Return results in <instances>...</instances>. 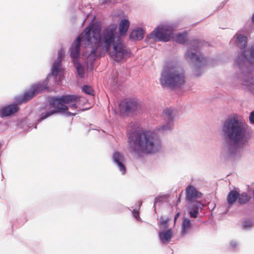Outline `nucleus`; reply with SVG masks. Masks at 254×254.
<instances>
[{
    "label": "nucleus",
    "instance_id": "f257e3e1",
    "mask_svg": "<svg viewBox=\"0 0 254 254\" xmlns=\"http://www.w3.org/2000/svg\"><path fill=\"white\" fill-rule=\"evenodd\" d=\"M220 134L223 140L226 156L236 160L243 156L241 148L248 146L252 137V130L242 118L237 115L228 117L223 122Z\"/></svg>",
    "mask_w": 254,
    "mask_h": 254
},
{
    "label": "nucleus",
    "instance_id": "f03ea898",
    "mask_svg": "<svg viewBox=\"0 0 254 254\" xmlns=\"http://www.w3.org/2000/svg\"><path fill=\"white\" fill-rule=\"evenodd\" d=\"M230 42L241 50L235 59V64L241 72L239 82L244 88L254 95V75L250 74V72L254 70V58L252 57L250 52L253 43L249 47L248 51H246L248 38L238 32L235 34Z\"/></svg>",
    "mask_w": 254,
    "mask_h": 254
},
{
    "label": "nucleus",
    "instance_id": "7ed1b4c3",
    "mask_svg": "<svg viewBox=\"0 0 254 254\" xmlns=\"http://www.w3.org/2000/svg\"><path fill=\"white\" fill-rule=\"evenodd\" d=\"M130 152L140 158L144 155L158 152L161 147V141L158 134L149 130L134 131L128 137Z\"/></svg>",
    "mask_w": 254,
    "mask_h": 254
},
{
    "label": "nucleus",
    "instance_id": "20e7f679",
    "mask_svg": "<svg viewBox=\"0 0 254 254\" xmlns=\"http://www.w3.org/2000/svg\"><path fill=\"white\" fill-rule=\"evenodd\" d=\"M90 30L91 50L88 55L91 60H95L101 52H109L112 45L120 38L117 33V25L112 24L104 28L102 30L98 28L88 27Z\"/></svg>",
    "mask_w": 254,
    "mask_h": 254
},
{
    "label": "nucleus",
    "instance_id": "39448f33",
    "mask_svg": "<svg viewBox=\"0 0 254 254\" xmlns=\"http://www.w3.org/2000/svg\"><path fill=\"white\" fill-rule=\"evenodd\" d=\"M79 97L75 95H64L60 97H49V102L50 106L55 109L42 113L37 120V124L56 113H61L66 117L75 116L77 113L68 111V108L64 104H70L69 107L71 108L76 109L78 105L74 102L79 100Z\"/></svg>",
    "mask_w": 254,
    "mask_h": 254
},
{
    "label": "nucleus",
    "instance_id": "423d86ee",
    "mask_svg": "<svg viewBox=\"0 0 254 254\" xmlns=\"http://www.w3.org/2000/svg\"><path fill=\"white\" fill-rule=\"evenodd\" d=\"M159 81L163 88L172 89L181 88L185 83L184 70L176 64H168L162 69Z\"/></svg>",
    "mask_w": 254,
    "mask_h": 254
},
{
    "label": "nucleus",
    "instance_id": "0eeeda50",
    "mask_svg": "<svg viewBox=\"0 0 254 254\" xmlns=\"http://www.w3.org/2000/svg\"><path fill=\"white\" fill-rule=\"evenodd\" d=\"M202 44L200 41L193 39L190 40L189 47L185 54L186 61L194 68V74L195 76H199L203 72V67L207 64L208 61L199 48Z\"/></svg>",
    "mask_w": 254,
    "mask_h": 254
},
{
    "label": "nucleus",
    "instance_id": "6e6552de",
    "mask_svg": "<svg viewBox=\"0 0 254 254\" xmlns=\"http://www.w3.org/2000/svg\"><path fill=\"white\" fill-rule=\"evenodd\" d=\"M177 27L178 25L176 23L164 22L146 36L145 41L147 42H150L151 40L155 42H169L173 39L174 32Z\"/></svg>",
    "mask_w": 254,
    "mask_h": 254
},
{
    "label": "nucleus",
    "instance_id": "1a4fd4ad",
    "mask_svg": "<svg viewBox=\"0 0 254 254\" xmlns=\"http://www.w3.org/2000/svg\"><path fill=\"white\" fill-rule=\"evenodd\" d=\"M90 30L85 29L84 31L76 38L69 49L70 56L74 60H78L79 57L80 47H89L91 49V39L89 36Z\"/></svg>",
    "mask_w": 254,
    "mask_h": 254
},
{
    "label": "nucleus",
    "instance_id": "9d476101",
    "mask_svg": "<svg viewBox=\"0 0 254 254\" xmlns=\"http://www.w3.org/2000/svg\"><path fill=\"white\" fill-rule=\"evenodd\" d=\"M112 46L113 52L111 56L115 61L119 62L129 56V50L120 38H117Z\"/></svg>",
    "mask_w": 254,
    "mask_h": 254
},
{
    "label": "nucleus",
    "instance_id": "9b49d317",
    "mask_svg": "<svg viewBox=\"0 0 254 254\" xmlns=\"http://www.w3.org/2000/svg\"><path fill=\"white\" fill-rule=\"evenodd\" d=\"M176 115V111L171 108L165 109L162 116L164 124L158 128V130L164 132L171 130L174 126V120Z\"/></svg>",
    "mask_w": 254,
    "mask_h": 254
},
{
    "label": "nucleus",
    "instance_id": "f8f14e48",
    "mask_svg": "<svg viewBox=\"0 0 254 254\" xmlns=\"http://www.w3.org/2000/svg\"><path fill=\"white\" fill-rule=\"evenodd\" d=\"M121 112L129 114L139 112L140 107L138 103L133 100H125L119 104Z\"/></svg>",
    "mask_w": 254,
    "mask_h": 254
},
{
    "label": "nucleus",
    "instance_id": "ddd939ff",
    "mask_svg": "<svg viewBox=\"0 0 254 254\" xmlns=\"http://www.w3.org/2000/svg\"><path fill=\"white\" fill-rule=\"evenodd\" d=\"M46 83L40 82L32 85L29 90L25 91L22 95L25 102H28L34 96L47 89Z\"/></svg>",
    "mask_w": 254,
    "mask_h": 254
},
{
    "label": "nucleus",
    "instance_id": "4468645a",
    "mask_svg": "<svg viewBox=\"0 0 254 254\" xmlns=\"http://www.w3.org/2000/svg\"><path fill=\"white\" fill-rule=\"evenodd\" d=\"M185 190L186 198L188 201L196 200V199L200 198L202 195L201 192L197 190L195 187L191 185H188Z\"/></svg>",
    "mask_w": 254,
    "mask_h": 254
},
{
    "label": "nucleus",
    "instance_id": "2eb2a0df",
    "mask_svg": "<svg viewBox=\"0 0 254 254\" xmlns=\"http://www.w3.org/2000/svg\"><path fill=\"white\" fill-rule=\"evenodd\" d=\"M190 204L188 206V211L190 216L191 218L197 217L199 212H201L203 207V204L199 201L193 200L188 201Z\"/></svg>",
    "mask_w": 254,
    "mask_h": 254
},
{
    "label": "nucleus",
    "instance_id": "dca6fc26",
    "mask_svg": "<svg viewBox=\"0 0 254 254\" xmlns=\"http://www.w3.org/2000/svg\"><path fill=\"white\" fill-rule=\"evenodd\" d=\"M114 162L116 163L119 170L122 174H124L126 171L125 165V157L119 152H115L113 155Z\"/></svg>",
    "mask_w": 254,
    "mask_h": 254
},
{
    "label": "nucleus",
    "instance_id": "f3484780",
    "mask_svg": "<svg viewBox=\"0 0 254 254\" xmlns=\"http://www.w3.org/2000/svg\"><path fill=\"white\" fill-rule=\"evenodd\" d=\"M19 107L16 104H9L4 106L0 111V116L5 117L11 116L19 111Z\"/></svg>",
    "mask_w": 254,
    "mask_h": 254
},
{
    "label": "nucleus",
    "instance_id": "a211bd4d",
    "mask_svg": "<svg viewBox=\"0 0 254 254\" xmlns=\"http://www.w3.org/2000/svg\"><path fill=\"white\" fill-rule=\"evenodd\" d=\"M61 64L59 62H54L51 69V72L49 73L47 78L44 81L41 82L42 83H46L47 88L48 89V83L49 79L52 77H54V79H56L58 76V74L61 71Z\"/></svg>",
    "mask_w": 254,
    "mask_h": 254
},
{
    "label": "nucleus",
    "instance_id": "6ab92c4d",
    "mask_svg": "<svg viewBox=\"0 0 254 254\" xmlns=\"http://www.w3.org/2000/svg\"><path fill=\"white\" fill-rule=\"evenodd\" d=\"M172 237L171 229L163 230L159 233V238L162 244H165L169 243Z\"/></svg>",
    "mask_w": 254,
    "mask_h": 254
},
{
    "label": "nucleus",
    "instance_id": "aec40b11",
    "mask_svg": "<svg viewBox=\"0 0 254 254\" xmlns=\"http://www.w3.org/2000/svg\"><path fill=\"white\" fill-rule=\"evenodd\" d=\"M239 197V192L236 190H230L227 196L228 208L230 209L235 204Z\"/></svg>",
    "mask_w": 254,
    "mask_h": 254
},
{
    "label": "nucleus",
    "instance_id": "412c9836",
    "mask_svg": "<svg viewBox=\"0 0 254 254\" xmlns=\"http://www.w3.org/2000/svg\"><path fill=\"white\" fill-rule=\"evenodd\" d=\"M144 35V31L141 28L133 29L129 35V39L132 40H140Z\"/></svg>",
    "mask_w": 254,
    "mask_h": 254
},
{
    "label": "nucleus",
    "instance_id": "4be33fe9",
    "mask_svg": "<svg viewBox=\"0 0 254 254\" xmlns=\"http://www.w3.org/2000/svg\"><path fill=\"white\" fill-rule=\"evenodd\" d=\"M130 25V22L127 19H123L121 20L119 23V30L121 35H125Z\"/></svg>",
    "mask_w": 254,
    "mask_h": 254
},
{
    "label": "nucleus",
    "instance_id": "5701e85b",
    "mask_svg": "<svg viewBox=\"0 0 254 254\" xmlns=\"http://www.w3.org/2000/svg\"><path fill=\"white\" fill-rule=\"evenodd\" d=\"M191 227V223L188 218H185L182 222L181 234L185 235L188 233Z\"/></svg>",
    "mask_w": 254,
    "mask_h": 254
},
{
    "label": "nucleus",
    "instance_id": "b1692460",
    "mask_svg": "<svg viewBox=\"0 0 254 254\" xmlns=\"http://www.w3.org/2000/svg\"><path fill=\"white\" fill-rule=\"evenodd\" d=\"M251 198L250 195L246 192H243L241 193H239L238 202L241 205L245 204L248 203Z\"/></svg>",
    "mask_w": 254,
    "mask_h": 254
},
{
    "label": "nucleus",
    "instance_id": "393cba45",
    "mask_svg": "<svg viewBox=\"0 0 254 254\" xmlns=\"http://www.w3.org/2000/svg\"><path fill=\"white\" fill-rule=\"evenodd\" d=\"M187 33L184 32L183 33H179L176 35L174 34L173 39L175 41L179 44H184L187 41Z\"/></svg>",
    "mask_w": 254,
    "mask_h": 254
},
{
    "label": "nucleus",
    "instance_id": "a878e982",
    "mask_svg": "<svg viewBox=\"0 0 254 254\" xmlns=\"http://www.w3.org/2000/svg\"><path fill=\"white\" fill-rule=\"evenodd\" d=\"M74 66L76 68L78 75L81 77L83 78L84 76V68L80 64L78 60L73 61Z\"/></svg>",
    "mask_w": 254,
    "mask_h": 254
},
{
    "label": "nucleus",
    "instance_id": "bb28decb",
    "mask_svg": "<svg viewBox=\"0 0 254 254\" xmlns=\"http://www.w3.org/2000/svg\"><path fill=\"white\" fill-rule=\"evenodd\" d=\"M254 225L253 221L250 218H244L243 220L242 227L244 230H248L251 229Z\"/></svg>",
    "mask_w": 254,
    "mask_h": 254
},
{
    "label": "nucleus",
    "instance_id": "cd10ccee",
    "mask_svg": "<svg viewBox=\"0 0 254 254\" xmlns=\"http://www.w3.org/2000/svg\"><path fill=\"white\" fill-rule=\"evenodd\" d=\"M142 202H140V203L138 205L137 208H134L132 210L129 209L130 211H132V215L133 217L137 220H140L141 219L139 215V208L140 207V205H141Z\"/></svg>",
    "mask_w": 254,
    "mask_h": 254
},
{
    "label": "nucleus",
    "instance_id": "c85d7f7f",
    "mask_svg": "<svg viewBox=\"0 0 254 254\" xmlns=\"http://www.w3.org/2000/svg\"><path fill=\"white\" fill-rule=\"evenodd\" d=\"M64 56V52L63 49H60L58 53L57 60L55 62L62 63L63 58Z\"/></svg>",
    "mask_w": 254,
    "mask_h": 254
},
{
    "label": "nucleus",
    "instance_id": "c756f323",
    "mask_svg": "<svg viewBox=\"0 0 254 254\" xmlns=\"http://www.w3.org/2000/svg\"><path fill=\"white\" fill-rule=\"evenodd\" d=\"M14 102L15 103L14 104H16L17 106L18 104H20L23 103H26L25 102L24 97L21 95L15 96L14 97Z\"/></svg>",
    "mask_w": 254,
    "mask_h": 254
},
{
    "label": "nucleus",
    "instance_id": "7c9ffc66",
    "mask_svg": "<svg viewBox=\"0 0 254 254\" xmlns=\"http://www.w3.org/2000/svg\"><path fill=\"white\" fill-rule=\"evenodd\" d=\"M82 91L88 95H92L93 92L92 87L88 85H84L82 87Z\"/></svg>",
    "mask_w": 254,
    "mask_h": 254
},
{
    "label": "nucleus",
    "instance_id": "2f4dec72",
    "mask_svg": "<svg viewBox=\"0 0 254 254\" xmlns=\"http://www.w3.org/2000/svg\"><path fill=\"white\" fill-rule=\"evenodd\" d=\"M161 219L162 220L160 222V225L161 227L163 229V230H165V229H167L168 227V219L166 220H163V217H161Z\"/></svg>",
    "mask_w": 254,
    "mask_h": 254
},
{
    "label": "nucleus",
    "instance_id": "473e14b6",
    "mask_svg": "<svg viewBox=\"0 0 254 254\" xmlns=\"http://www.w3.org/2000/svg\"><path fill=\"white\" fill-rule=\"evenodd\" d=\"M249 119L251 124H254V110L250 113Z\"/></svg>",
    "mask_w": 254,
    "mask_h": 254
},
{
    "label": "nucleus",
    "instance_id": "72a5a7b5",
    "mask_svg": "<svg viewBox=\"0 0 254 254\" xmlns=\"http://www.w3.org/2000/svg\"><path fill=\"white\" fill-rule=\"evenodd\" d=\"M162 200V197L161 196L156 197L154 200V206L159 202H161Z\"/></svg>",
    "mask_w": 254,
    "mask_h": 254
},
{
    "label": "nucleus",
    "instance_id": "f704fd0d",
    "mask_svg": "<svg viewBox=\"0 0 254 254\" xmlns=\"http://www.w3.org/2000/svg\"><path fill=\"white\" fill-rule=\"evenodd\" d=\"M230 245L232 247V248L234 249L237 247V246H238V243H237V242L235 241H232L230 242Z\"/></svg>",
    "mask_w": 254,
    "mask_h": 254
},
{
    "label": "nucleus",
    "instance_id": "c9c22d12",
    "mask_svg": "<svg viewBox=\"0 0 254 254\" xmlns=\"http://www.w3.org/2000/svg\"><path fill=\"white\" fill-rule=\"evenodd\" d=\"M180 215V213H178L176 214L175 217H174V221H176L178 217Z\"/></svg>",
    "mask_w": 254,
    "mask_h": 254
},
{
    "label": "nucleus",
    "instance_id": "e433bc0d",
    "mask_svg": "<svg viewBox=\"0 0 254 254\" xmlns=\"http://www.w3.org/2000/svg\"><path fill=\"white\" fill-rule=\"evenodd\" d=\"M253 198H254V191H253Z\"/></svg>",
    "mask_w": 254,
    "mask_h": 254
},
{
    "label": "nucleus",
    "instance_id": "4c0bfd02",
    "mask_svg": "<svg viewBox=\"0 0 254 254\" xmlns=\"http://www.w3.org/2000/svg\"><path fill=\"white\" fill-rule=\"evenodd\" d=\"M178 202H180V197L179 198L178 200H177Z\"/></svg>",
    "mask_w": 254,
    "mask_h": 254
},
{
    "label": "nucleus",
    "instance_id": "58836bf2",
    "mask_svg": "<svg viewBox=\"0 0 254 254\" xmlns=\"http://www.w3.org/2000/svg\"><path fill=\"white\" fill-rule=\"evenodd\" d=\"M37 127V125H36L34 127V128H36Z\"/></svg>",
    "mask_w": 254,
    "mask_h": 254
}]
</instances>
